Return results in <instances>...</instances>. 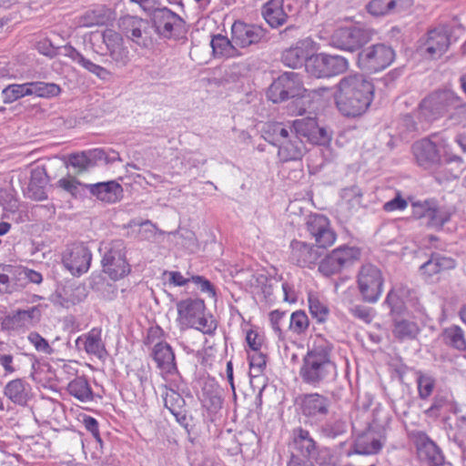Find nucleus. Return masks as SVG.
<instances>
[{
	"label": "nucleus",
	"instance_id": "1",
	"mask_svg": "<svg viewBox=\"0 0 466 466\" xmlns=\"http://www.w3.org/2000/svg\"><path fill=\"white\" fill-rule=\"evenodd\" d=\"M374 91L373 83L364 76L360 74L346 76L337 85L336 106L345 116H360L370 106Z\"/></svg>",
	"mask_w": 466,
	"mask_h": 466
},
{
	"label": "nucleus",
	"instance_id": "2",
	"mask_svg": "<svg viewBox=\"0 0 466 466\" xmlns=\"http://www.w3.org/2000/svg\"><path fill=\"white\" fill-rule=\"evenodd\" d=\"M332 349V343L324 337H315L299 368V377L304 383L318 388L334 379L336 365L330 360Z\"/></svg>",
	"mask_w": 466,
	"mask_h": 466
},
{
	"label": "nucleus",
	"instance_id": "3",
	"mask_svg": "<svg viewBox=\"0 0 466 466\" xmlns=\"http://www.w3.org/2000/svg\"><path fill=\"white\" fill-rule=\"evenodd\" d=\"M262 137L278 147L277 156L282 163L301 160L308 151L302 139L289 127V123H266L262 128Z\"/></svg>",
	"mask_w": 466,
	"mask_h": 466
},
{
	"label": "nucleus",
	"instance_id": "4",
	"mask_svg": "<svg viewBox=\"0 0 466 466\" xmlns=\"http://www.w3.org/2000/svg\"><path fill=\"white\" fill-rule=\"evenodd\" d=\"M177 320L182 327L196 329L204 334H212L217 323L211 316L205 314L203 299H187L177 303Z\"/></svg>",
	"mask_w": 466,
	"mask_h": 466
},
{
	"label": "nucleus",
	"instance_id": "5",
	"mask_svg": "<svg viewBox=\"0 0 466 466\" xmlns=\"http://www.w3.org/2000/svg\"><path fill=\"white\" fill-rule=\"evenodd\" d=\"M411 208L414 218H425L429 226L438 229H441L456 212L453 206L441 203L435 198L412 202Z\"/></svg>",
	"mask_w": 466,
	"mask_h": 466
},
{
	"label": "nucleus",
	"instance_id": "6",
	"mask_svg": "<svg viewBox=\"0 0 466 466\" xmlns=\"http://www.w3.org/2000/svg\"><path fill=\"white\" fill-rule=\"evenodd\" d=\"M99 250H104L102 258L103 270L110 279L117 280L130 272V266L126 258V246L123 240L116 239Z\"/></svg>",
	"mask_w": 466,
	"mask_h": 466
},
{
	"label": "nucleus",
	"instance_id": "7",
	"mask_svg": "<svg viewBox=\"0 0 466 466\" xmlns=\"http://www.w3.org/2000/svg\"><path fill=\"white\" fill-rule=\"evenodd\" d=\"M410 442L417 460L425 466H442L445 456L438 444L423 431H410Z\"/></svg>",
	"mask_w": 466,
	"mask_h": 466
},
{
	"label": "nucleus",
	"instance_id": "8",
	"mask_svg": "<svg viewBox=\"0 0 466 466\" xmlns=\"http://www.w3.org/2000/svg\"><path fill=\"white\" fill-rule=\"evenodd\" d=\"M383 283L382 272L378 267L372 264H365L360 268L357 275V285L364 302H377L381 296Z\"/></svg>",
	"mask_w": 466,
	"mask_h": 466
},
{
	"label": "nucleus",
	"instance_id": "9",
	"mask_svg": "<svg viewBox=\"0 0 466 466\" xmlns=\"http://www.w3.org/2000/svg\"><path fill=\"white\" fill-rule=\"evenodd\" d=\"M306 89L298 73L285 72L273 81L267 96L273 103H281L289 98L303 96Z\"/></svg>",
	"mask_w": 466,
	"mask_h": 466
},
{
	"label": "nucleus",
	"instance_id": "10",
	"mask_svg": "<svg viewBox=\"0 0 466 466\" xmlns=\"http://www.w3.org/2000/svg\"><path fill=\"white\" fill-rule=\"evenodd\" d=\"M348 66L349 63L343 56L320 53L309 58L306 70L311 76L321 78L342 74Z\"/></svg>",
	"mask_w": 466,
	"mask_h": 466
},
{
	"label": "nucleus",
	"instance_id": "11",
	"mask_svg": "<svg viewBox=\"0 0 466 466\" xmlns=\"http://www.w3.org/2000/svg\"><path fill=\"white\" fill-rule=\"evenodd\" d=\"M394 60V51L384 44H376L362 49L358 55V66L368 72H378Z\"/></svg>",
	"mask_w": 466,
	"mask_h": 466
},
{
	"label": "nucleus",
	"instance_id": "12",
	"mask_svg": "<svg viewBox=\"0 0 466 466\" xmlns=\"http://www.w3.org/2000/svg\"><path fill=\"white\" fill-rule=\"evenodd\" d=\"M360 256V248L341 246L328 254L319 265V271L326 277L339 273L342 268L351 265Z\"/></svg>",
	"mask_w": 466,
	"mask_h": 466
},
{
	"label": "nucleus",
	"instance_id": "13",
	"mask_svg": "<svg viewBox=\"0 0 466 466\" xmlns=\"http://www.w3.org/2000/svg\"><path fill=\"white\" fill-rule=\"evenodd\" d=\"M369 29L352 26L337 29L331 35V45L337 48L353 52L371 39Z\"/></svg>",
	"mask_w": 466,
	"mask_h": 466
},
{
	"label": "nucleus",
	"instance_id": "14",
	"mask_svg": "<svg viewBox=\"0 0 466 466\" xmlns=\"http://www.w3.org/2000/svg\"><path fill=\"white\" fill-rule=\"evenodd\" d=\"M119 28L127 38L140 46L152 44L150 22L135 15H124L118 20Z\"/></svg>",
	"mask_w": 466,
	"mask_h": 466
},
{
	"label": "nucleus",
	"instance_id": "15",
	"mask_svg": "<svg viewBox=\"0 0 466 466\" xmlns=\"http://www.w3.org/2000/svg\"><path fill=\"white\" fill-rule=\"evenodd\" d=\"M102 43L106 46V53L110 58V63L117 68H122L130 61L129 50L125 46L122 35L113 29H106L101 35Z\"/></svg>",
	"mask_w": 466,
	"mask_h": 466
},
{
	"label": "nucleus",
	"instance_id": "16",
	"mask_svg": "<svg viewBox=\"0 0 466 466\" xmlns=\"http://www.w3.org/2000/svg\"><path fill=\"white\" fill-rule=\"evenodd\" d=\"M450 39L443 29H432L428 32L426 40L420 41L413 56L433 60L441 57L449 48Z\"/></svg>",
	"mask_w": 466,
	"mask_h": 466
},
{
	"label": "nucleus",
	"instance_id": "17",
	"mask_svg": "<svg viewBox=\"0 0 466 466\" xmlns=\"http://www.w3.org/2000/svg\"><path fill=\"white\" fill-rule=\"evenodd\" d=\"M289 123L299 138L304 137L311 144L327 146L331 140V135L326 128L319 127L313 117L299 118Z\"/></svg>",
	"mask_w": 466,
	"mask_h": 466
},
{
	"label": "nucleus",
	"instance_id": "18",
	"mask_svg": "<svg viewBox=\"0 0 466 466\" xmlns=\"http://www.w3.org/2000/svg\"><path fill=\"white\" fill-rule=\"evenodd\" d=\"M151 38L154 40L155 35L164 38H170L174 31L180 27L183 20L176 13L167 7L157 8L150 15Z\"/></svg>",
	"mask_w": 466,
	"mask_h": 466
},
{
	"label": "nucleus",
	"instance_id": "19",
	"mask_svg": "<svg viewBox=\"0 0 466 466\" xmlns=\"http://www.w3.org/2000/svg\"><path fill=\"white\" fill-rule=\"evenodd\" d=\"M306 226L310 237L315 240L317 248H327L334 244L336 234L325 216L320 214L309 216Z\"/></svg>",
	"mask_w": 466,
	"mask_h": 466
},
{
	"label": "nucleus",
	"instance_id": "20",
	"mask_svg": "<svg viewBox=\"0 0 466 466\" xmlns=\"http://www.w3.org/2000/svg\"><path fill=\"white\" fill-rule=\"evenodd\" d=\"M42 308V305H36L27 309L14 310L3 319L2 327L9 330L33 328L41 320Z\"/></svg>",
	"mask_w": 466,
	"mask_h": 466
},
{
	"label": "nucleus",
	"instance_id": "21",
	"mask_svg": "<svg viewBox=\"0 0 466 466\" xmlns=\"http://www.w3.org/2000/svg\"><path fill=\"white\" fill-rule=\"evenodd\" d=\"M91 259V252L84 244H72L63 254V264L74 276L86 272Z\"/></svg>",
	"mask_w": 466,
	"mask_h": 466
},
{
	"label": "nucleus",
	"instance_id": "22",
	"mask_svg": "<svg viewBox=\"0 0 466 466\" xmlns=\"http://www.w3.org/2000/svg\"><path fill=\"white\" fill-rule=\"evenodd\" d=\"M386 303L390 307L394 335L400 339H405L408 336V311L404 299L399 291L392 289L386 298Z\"/></svg>",
	"mask_w": 466,
	"mask_h": 466
},
{
	"label": "nucleus",
	"instance_id": "23",
	"mask_svg": "<svg viewBox=\"0 0 466 466\" xmlns=\"http://www.w3.org/2000/svg\"><path fill=\"white\" fill-rule=\"evenodd\" d=\"M314 42L309 38L299 40L294 46L285 49L281 56L282 63L291 68L306 66L309 58L313 56Z\"/></svg>",
	"mask_w": 466,
	"mask_h": 466
},
{
	"label": "nucleus",
	"instance_id": "24",
	"mask_svg": "<svg viewBox=\"0 0 466 466\" xmlns=\"http://www.w3.org/2000/svg\"><path fill=\"white\" fill-rule=\"evenodd\" d=\"M264 35L261 27L248 25L241 21H236L231 27V38L238 47H247L253 44L258 43Z\"/></svg>",
	"mask_w": 466,
	"mask_h": 466
},
{
	"label": "nucleus",
	"instance_id": "25",
	"mask_svg": "<svg viewBox=\"0 0 466 466\" xmlns=\"http://www.w3.org/2000/svg\"><path fill=\"white\" fill-rule=\"evenodd\" d=\"M384 443L383 436L377 432L373 426L358 435L353 443V453L360 455L377 454Z\"/></svg>",
	"mask_w": 466,
	"mask_h": 466
},
{
	"label": "nucleus",
	"instance_id": "26",
	"mask_svg": "<svg viewBox=\"0 0 466 466\" xmlns=\"http://www.w3.org/2000/svg\"><path fill=\"white\" fill-rule=\"evenodd\" d=\"M412 150L418 164L425 168L438 164L441 160L438 142L431 138H422L415 142Z\"/></svg>",
	"mask_w": 466,
	"mask_h": 466
},
{
	"label": "nucleus",
	"instance_id": "27",
	"mask_svg": "<svg viewBox=\"0 0 466 466\" xmlns=\"http://www.w3.org/2000/svg\"><path fill=\"white\" fill-rule=\"evenodd\" d=\"M300 409L306 417L319 418L328 414L330 400L328 397L319 393H308L299 397Z\"/></svg>",
	"mask_w": 466,
	"mask_h": 466
},
{
	"label": "nucleus",
	"instance_id": "28",
	"mask_svg": "<svg viewBox=\"0 0 466 466\" xmlns=\"http://www.w3.org/2000/svg\"><path fill=\"white\" fill-rule=\"evenodd\" d=\"M290 259L299 267L310 268L320 258L319 248L310 246L306 242L293 240L290 243Z\"/></svg>",
	"mask_w": 466,
	"mask_h": 466
},
{
	"label": "nucleus",
	"instance_id": "29",
	"mask_svg": "<svg viewBox=\"0 0 466 466\" xmlns=\"http://www.w3.org/2000/svg\"><path fill=\"white\" fill-rule=\"evenodd\" d=\"M463 105H461V99L457 95L451 91L444 90L423 99L420 107L421 110H443L452 107L456 109V114L458 115V110Z\"/></svg>",
	"mask_w": 466,
	"mask_h": 466
},
{
	"label": "nucleus",
	"instance_id": "30",
	"mask_svg": "<svg viewBox=\"0 0 466 466\" xmlns=\"http://www.w3.org/2000/svg\"><path fill=\"white\" fill-rule=\"evenodd\" d=\"M76 346L78 349H83L87 354L97 358H102L106 353L102 330L99 328H94L87 333L79 336L76 340Z\"/></svg>",
	"mask_w": 466,
	"mask_h": 466
},
{
	"label": "nucleus",
	"instance_id": "31",
	"mask_svg": "<svg viewBox=\"0 0 466 466\" xmlns=\"http://www.w3.org/2000/svg\"><path fill=\"white\" fill-rule=\"evenodd\" d=\"M164 406L175 416L177 422L187 424V410L184 398L173 389L164 386Z\"/></svg>",
	"mask_w": 466,
	"mask_h": 466
},
{
	"label": "nucleus",
	"instance_id": "32",
	"mask_svg": "<svg viewBox=\"0 0 466 466\" xmlns=\"http://www.w3.org/2000/svg\"><path fill=\"white\" fill-rule=\"evenodd\" d=\"M4 394L13 403L25 406L32 397V388L25 380L15 379L6 383Z\"/></svg>",
	"mask_w": 466,
	"mask_h": 466
},
{
	"label": "nucleus",
	"instance_id": "33",
	"mask_svg": "<svg viewBox=\"0 0 466 466\" xmlns=\"http://www.w3.org/2000/svg\"><path fill=\"white\" fill-rule=\"evenodd\" d=\"M261 15L269 26L278 28L287 23L289 15L284 8V0H268L261 8Z\"/></svg>",
	"mask_w": 466,
	"mask_h": 466
},
{
	"label": "nucleus",
	"instance_id": "34",
	"mask_svg": "<svg viewBox=\"0 0 466 466\" xmlns=\"http://www.w3.org/2000/svg\"><path fill=\"white\" fill-rule=\"evenodd\" d=\"M86 187L92 195L103 202L116 203L122 198L123 188L115 180L91 184Z\"/></svg>",
	"mask_w": 466,
	"mask_h": 466
},
{
	"label": "nucleus",
	"instance_id": "35",
	"mask_svg": "<svg viewBox=\"0 0 466 466\" xmlns=\"http://www.w3.org/2000/svg\"><path fill=\"white\" fill-rule=\"evenodd\" d=\"M152 356L157 368L163 372L172 374L177 370L175 354L170 345L167 342L161 341L157 343L153 348Z\"/></svg>",
	"mask_w": 466,
	"mask_h": 466
},
{
	"label": "nucleus",
	"instance_id": "36",
	"mask_svg": "<svg viewBox=\"0 0 466 466\" xmlns=\"http://www.w3.org/2000/svg\"><path fill=\"white\" fill-rule=\"evenodd\" d=\"M47 174L43 167H36L31 170L30 181L27 186V195L30 198L41 201L47 198L46 186Z\"/></svg>",
	"mask_w": 466,
	"mask_h": 466
},
{
	"label": "nucleus",
	"instance_id": "37",
	"mask_svg": "<svg viewBox=\"0 0 466 466\" xmlns=\"http://www.w3.org/2000/svg\"><path fill=\"white\" fill-rule=\"evenodd\" d=\"M66 56L84 67L88 72L96 76L99 79L106 80L111 76V73L108 69L94 63L90 59L86 58L81 53H79L72 46L66 48Z\"/></svg>",
	"mask_w": 466,
	"mask_h": 466
},
{
	"label": "nucleus",
	"instance_id": "38",
	"mask_svg": "<svg viewBox=\"0 0 466 466\" xmlns=\"http://www.w3.org/2000/svg\"><path fill=\"white\" fill-rule=\"evenodd\" d=\"M16 270V265L0 264V295H9L21 289Z\"/></svg>",
	"mask_w": 466,
	"mask_h": 466
},
{
	"label": "nucleus",
	"instance_id": "39",
	"mask_svg": "<svg viewBox=\"0 0 466 466\" xmlns=\"http://www.w3.org/2000/svg\"><path fill=\"white\" fill-rule=\"evenodd\" d=\"M292 442L294 448L305 456L312 457L317 449L316 441L309 432L300 427L293 430Z\"/></svg>",
	"mask_w": 466,
	"mask_h": 466
},
{
	"label": "nucleus",
	"instance_id": "40",
	"mask_svg": "<svg viewBox=\"0 0 466 466\" xmlns=\"http://www.w3.org/2000/svg\"><path fill=\"white\" fill-rule=\"evenodd\" d=\"M67 391L82 402L90 401L94 397L88 380L83 376L71 380L67 385Z\"/></svg>",
	"mask_w": 466,
	"mask_h": 466
},
{
	"label": "nucleus",
	"instance_id": "41",
	"mask_svg": "<svg viewBox=\"0 0 466 466\" xmlns=\"http://www.w3.org/2000/svg\"><path fill=\"white\" fill-rule=\"evenodd\" d=\"M210 46L216 56L234 57L239 55L232 39L229 40L222 35H214L211 39Z\"/></svg>",
	"mask_w": 466,
	"mask_h": 466
},
{
	"label": "nucleus",
	"instance_id": "42",
	"mask_svg": "<svg viewBox=\"0 0 466 466\" xmlns=\"http://www.w3.org/2000/svg\"><path fill=\"white\" fill-rule=\"evenodd\" d=\"M442 339L445 344L458 350H466V339L462 329L457 325H451L442 331Z\"/></svg>",
	"mask_w": 466,
	"mask_h": 466
},
{
	"label": "nucleus",
	"instance_id": "43",
	"mask_svg": "<svg viewBox=\"0 0 466 466\" xmlns=\"http://www.w3.org/2000/svg\"><path fill=\"white\" fill-rule=\"evenodd\" d=\"M27 96H32L29 82L24 84H11L2 90V98L5 104H11Z\"/></svg>",
	"mask_w": 466,
	"mask_h": 466
},
{
	"label": "nucleus",
	"instance_id": "44",
	"mask_svg": "<svg viewBox=\"0 0 466 466\" xmlns=\"http://www.w3.org/2000/svg\"><path fill=\"white\" fill-rule=\"evenodd\" d=\"M404 4V0H371L367 5V11L373 16H382L390 14L396 6Z\"/></svg>",
	"mask_w": 466,
	"mask_h": 466
},
{
	"label": "nucleus",
	"instance_id": "45",
	"mask_svg": "<svg viewBox=\"0 0 466 466\" xmlns=\"http://www.w3.org/2000/svg\"><path fill=\"white\" fill-rule=\"evenodd\" d=\"M308 302L312 318L318 322H325L329 315V309L326 302L312 293L309 294Z\"/></svg>",
	"mask_w": 466,
	"mask_h": 466
},
{
	"label": "nucleus",
	"instance_id": "46",
	"mask_svg": "<svg viewBox=\"0 0 466 466\" xmlns=\"http://www.w3.org/2000/svg\"><path fill=\"white\" fill-rule=\"evenodd\" d=\"M309 326V319L303 310H296L289 317V330L296 335L306 333Z\"/></svg>",
	"mask_w": 466,
	"mask_h": 466
},
{
	"label": "nucleus",
	"instance_id": "47",
	"mask_svg": "<svg viewBox=\"0 0 466 466\" xmlns=\"http://www.w3.org/2000/svg\"><path fill=\"white\" fill-rule=\"evenodd\" d=\"M32 95L41 97H51L59 95L60 86L55 83L29 82Z\"/></svg>",
	"mask_w": 466,
	"mask_h": 466
},
{
	"label": "nucleus",
	"instance_id": "48",
	"mask_svg": "<svg viewBox=\"0 0 466 466\" xmlns=\"http://www.w3.org/2000/svg\"><path fill=\"white\" fill-rule=\"evenodd\" d=\"M0 366L5 371V376H10L20 370V357L11 353H0Z\"/></svg>",
	"mask_w": 466,
	"mask_h": 466
},
{
	"label": "nucleus",
	"instance_id": "49",
	"mask_svg": "<svg viewBox=\"0 0 466 466\" xmlns=\"http://www.w3.org/2000/svg\"><path fill=\"white\" fill-rule=\"evenodd\" d=\"M417 375L419 395L421 399H427L433 391L435 380L431 376L420 371L417 372Z\"/></svg>",
	"mask_w": 466,
	"mask_h": 466
},
{
	"label": "nucleus",
	"instance_id": "50",
	"mask_svg": "<svg viewBox=\"0 0 466 466\" xmlns=\"http://www.w3.org/2000/svg\"><path fill=\"white\" fill-rule=\"evenodd\" d=\"M16 273L19 274L17 275V283L21 284V289L25 285V280L35 284H40L43 281L42 274L37 271L18 265H16Z\"/></svg>",
	"mask_w": 466,
	"mask_h": 466
},
{
	"label": "nucleus",
	"instance_id": "51",
	"mask_svg": "<svg viewBox=\"0 0 466 466\" xmlns=\"http://www.w3.org/2000/svg\"><path fill=\"white\" fill-rule=\"evenodd\" d=\"M106 17L102 9L90 10L85 13L81 17V25L83 26L91 27L94 25H104Z\"/></svg>",
	"mask_w": 466,
	"mask_h": 466
},
{
	"label": "nucleus",
	"instance_id": "52",
	"mask_svg": "<svg viewBox=\"0 0 466 466\" xmlns=\"http://www.w3.org/2000/svg\"><path fill=\"white\" fill-rule=\"evenodd\" d=\"M28 341L35 347V350L44 354L50 355L54 350L48 341L39 333L32 331L28 334Z\"/></svg>",
	"mask_w": 466,
	"mask_h": 466
},
{
	"label": "nucleus",
	"instance_id": "53",
	"mask_svg": "<svg viewBox=\"0 0 466 466\" xmlns=\"http://www.w3.org/2000/svg\"><path fill=\"white\" fill-rule=\"evenodd\" d=\"M286 318V312L280 310H273L269 313V320L271 324V328L277 334L279 339H285V334L281 329L282 322Z\"/></svg>",
	"mask_w": 466,
	"mask_h": 466
},
{
	"label": "nucleus",
	"instance_id": "54",
	"mask_svg": "<svg viewBox=\"0 0 466 466\" xmlns=\"http://www.w3.org/2000/svg\"><path fill=\"white\" fill-rule=\"evenodd\" d=\"M69 164L77 169L76 173H81L92 165V161L86 153H81L72 155L69 157Z\"/></svg>",
	"mask_w": 466,
	"mask_h": 466
},
{
	"label": "nucleus",
	"instance_id": "55",
	"mask_svg": "<svg viewBox=\"0 0 466 466\" xmlns=\"http://www.w3.org/2000/svg\"><path fill=\"white\" fill-rule=\"evenodd\" d=\"M419 271L427 278L441 273L437 267V260L433 252L431 253L426 261L419 266Z\"/></svg>",
	"mask_w": 466,
	"mask_h": 466
},
{
	"label": "nucleus",
	"instance_id": "56",
	"mask_svg": "<svg viewBox=\"0 0 466 466\" xmlns=\"http://www.w3.org/2000/svg\"><path fill=\"white\" fill-rule=\"evenodd\" d=\"M350 312L355 318L365 323H370L372 320L371 309L362 305H353L350 308Z\"/></svg>",
	"mask_w": 466,
	"mask_h": 466
},
{
	"label": "nucleus",
	"instance_id": "57",
	"mask_svg": "<svg viewBox=\"0 0 466 466\" xmlns=\"http://www.w3.org/2000/svg\"><path fill=\"white\" fill-rule=\"evenodd\" d=\"M322 433L329 438H335L344 431V424L340 421L327 422L321 428Z\"/></svg>",
	"mask_w": 466,
	"mask_h": 466
},
{
	"label": "nucleus",
	"instance_id": "58",
	"mask_svg": "<svg viewBox=\"0 0 466 466\" xmlns=\"http://www.w3.org/2000/svg\"><path fill=\"white\" fill-rule=\"evenodd\" d=\"M437 260V267L440 272L455 268L457 263L451 257H446L440 253L433 252Z\"/></svg>",
	"mask_w": 466,
	"mask_h": 466
},
{
	"label": "nucleus",
	"instance_id": "59",
	"mask_svg": "<svg viewBox=\"0 0 466 466\" xmlns=\"http://www.w3.org/2000/svg\"><path fill=\"white\" fill-rule=\"evenodd\" d=\"M80 183L73 177H63L57 181V186L66 192L75 195Z\"/></svg>",
	"mask_w": 466,
	"mask_h": 466
},
{
	"label": "nucleus",
	"instance_id": "60",
	"mask_svg": "<svg viewBox=\"0 0 466 466\" xmlns=\"http://www.w3.org/2000/svg\"><path fill=\"white\" fill-rule=\"evenodd\" d=\"M406 207L407 201L400 197V193H398L393 199L384 204L383 209L387 212H391L395 210H404Z\"/></svg>",
	"mask_w": 466,
	"mask_h": 466
},
{
	"label": "nucleus",
	"instance_id": "61",
	"mask_svg": "<svg viewBox=\"0 0 466 466\" xmlns=\"http://www.w3.org/2000/svg\"><path fill=\"white\" fill-rule=\"evenodd\" d=\"M246 340L248 347L253 352H258L263 342V339L256 331L249 330L247 332Z\"/></svg>",
	"mask_w": 466,
	"mask_h": 466
},
{
	"label": "nucleus",
	"instance_id": "62",
	"mask_svg": "<svg viewBox=\"0 0 466 466\" xmlns=\"http://www.w3.org/2000/svg\"><path fill=\"white\" fill-rule=\"evenodd\" d=\"M249 360V367L252 369L259 370V369H265L266 368V355H264L262 352H253L252 354L248 355Z\"/></svg>",
	"mask_w": 466,
	"mask_h": 466
},
{
	"label": "nucleus",
	"instance_id": "63",
	"mask_svg": "<svg viewBox=\"0 0 466 466\" xmlns=\"http://www.w3.org/2000/svg\"><path fill=\"white\" fill-rule=\"evenodd\" d=\"M164 275L168 276V281L170 284L177 287L185 286L190 281L189 278H185L178 271H165Z\"/></svg>",
	"mask_w": 466,
	"mask_h": 466
},
{
	"label": "nucleus",
	"instance_id": "64",
	"mask_svg": "<svg viewBox=\"0 0 466 466\" xmlns=\"http://www.w3.org/2000/svg\"><path fill=\"white\" fill-rule=\"evenodd\" d=\"M316 461L320 466H336L334 457L328 450L320 451Z\"/></svg>",
	"mask_w": 466,
	"mask_h": 466
}]
</instances>
